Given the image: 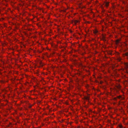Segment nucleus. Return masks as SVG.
I'll list each match as a JSON object with an SVG mask.
<instances>
[{
    "label": "nucleus",
    "instance_id": "39448f33",
    "mask_svg": "<svg viewBox=\"0 0 128 128\" xmlns=\"http://www.w3.org/2000/svg\"><path fill=\"white\" fill-rule=\"evenodd\" d=\"M94 32L95 33H96L97 32V31H96L95 32V31Z\"/></svg>",
    "mask_w": 128,
    "mask_h": 128
},
{
    "label": "nucleus",
    "instance_id": "ddd939ff",
    "mask_svg": "<svg viewBox=\"0 0 128 128\" xmlns=\"http://www.w3.org/2000/svg\"><path fill=\"white\" fill-rule=\"evenodd\" d=\"M104 52H105V51H104Z\"/></svg>",
    "mask_w": 128,
    "mask_h": 128
},
{
    "label": "nucleus",
    "instance_id": "f257e3e1",
    "mask_svg": "<svg viewBox=\"0 0 128 128\" xmlns=\"http://www.w3.org/2000/svg\"><path fill=\"white\" fill-rule=\"evenodd\" d=\"M109 2H106L104 0V6H106L107 7L109 5Z\"/></svg>",
    "mask_w": 128,
    "mask_h": 128
},
{
    "label": "nucleus",
    "instance_id": "f8f14e48",
    "mask_svg": "<svg viewBox=\"0 0 128 128\" xmlns=\"http://www.w3.org/2000/svg\"><path fill=\"white\" fill-rule=\"evenodd\" d=\"M104 118H105V116H104Z\"/></svg>",
    "mask_w": 128,
    "mask_h": 128
},
{
    "label": "nucleus",
    "instance_id": "6e6552de",
    "mask_svg": "<svg viewBox=\"0 0 128 128\" xmlns=\"http://www.w3.org/2000/svg\"><path fill=\"white\" fill-rule=\"evenodd\" d=\"M104 58H106V56H105L104 55Z\"/></svg>",
    "mask_w": 128,
    "mask_h": 128
},
{
    "label": "nucleus",
    "instance_id": "1a4fd4ad",
    "mask_svg": "<svg viewBox=\"0 0 128 128\" xmlns=\"http://www.w3.org/2000/svg\"><path fill=\"white\" fill-rule=\"evenodd\" d=\"M104 42H105V39H104Z\"/></svg>",
    "mask_w": 128,
    "mask_h": 128
},
{
    "label": "nucleus",
    "instance_id": "9b49d317",
    "mask_svg": "<svg viewBox=\"0 0 128 128\" xmlns=\"http://www.w3.org/2000/svg\"><path fill=\"white\" fill-rule=\"evenodd\" d=\"M104 82H105V80H104Z\"/></svg>",
    "mask_w": 128,
    "mask_h": 128
},
{
    "label": "nucleus",
    "instance_id": "423d86ee",
    "mask_svg": "<svg viewBox=\"0 0 128 128\" xmlns=\"http://www.w3.org/2000/svg\"><path fill=\"white\" fill-rule=\"evenodd\" d=\"M119 42V41L118 40L117 41V43H118Z\"/></svg>",
    "mask_w": 128,
    "mask_h": 128
},
{
    "label": "nucleus",
    "instance_id": "9d476101",
    "mask_svg": "<svg viewBox=\"0 0 128 128\" xmlns=\"http://www.w3.org/2000/svg\"><path fill=\"white\" fill-rule=\"evenodd\" d=\"M104 90H105V87H104Z\"/></svg>",
    "mask_w": 128,
    "mask_h": 128
},
{
    "label": "nucleus",
    "instance_id": "20e7f679",
    "mask_svg": "<svg viewBox=\"0 0 128 128\" xmlns=\"http://www.w3.org/2000/svg\"><path fill=\"white\" fill-rule=\"evenodd\" d=\"M118 88L119 89L120 88V86H118Z\"/></svg>",
    "mask_w": 128,
    "mask_h": 128
},
{
    "label": "nucleus",
    "instance_id": "f03ea898",
    "mask_svg": "<svg viewBox=\"0 0 128 128\" xmlns=\"http://www.w3.org/2000/svg\"><path fill=\"white\" fill-rule=\"evenodd\" d=\"M40 66H42L44 65L43 64L42 62H40Z\"/></svg>",
    "mask_w": 128,
    "mask_h": 128
},
{
    "label": "nucleus",
    "instance_id": "0eeeda50",
    "mask_svg": "<svg viewBox=\"0 0 128 128\" xmlns=\"http://www.w3.org/2000/svg\"><path fill=\"white\" fill-rule=\"evenodd\" d=\"M78 22V21H76V23H77Z\"/></svg>",
    "mask_w": 128,
    "mask_h": 128
},
{
    "label": "nucleus",
    "instance_id": "7ed1b4c3",
    "mask_svg": "<svg viewBox=\"0 0 128 128\" xmlns=\"http://www.w3.org/2000/svg\"><path fill=\"white\" fill-rule=\"evenodd\" d=\"M86 99L87 100H88V97H87L86 98Z\"/></svg>",
    "mask_w": 128,
    "mask_h": 128
}]
</instances>
